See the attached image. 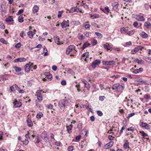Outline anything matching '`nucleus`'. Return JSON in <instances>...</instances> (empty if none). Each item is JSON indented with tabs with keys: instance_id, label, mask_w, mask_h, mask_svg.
Returning <instances> with one entry per match:
<instances>
[{
	"instance_id": "1",
	"label": "nucleus",
	"mask_w": 151,
	"mask_h": 151,
	"mask_svg": "<svg viewBox=\"0 0 151 151\" xmlns=\"http://www.w3.org/2000/svg\"><path fill=\"white\" fill-rule=\"evenodd\" d=\"M68 102L65 100H61L59 102V106L61 109H63L68 105Z\"/></svg>"
},
{
	"instance_id": "2",
	"label": "nucleus",
	"mask_w": 151,
	"mask_h": 151,
	"mask_svg": "<svg viewBox=\"0 0 151 151\" xmlns=\"http://www.w3.org/2000/svg\"><path fill=\"white\" fill-rule=\"evenodd\" d=\"M112 88L113 90L119 92L123 89V87L120 85L116 84L113 85Z\"/></svg>"
},
{
	"instance_id": "3",
	"label": "nucleus",
	"mask_w": 151,
	"mask_h": 151,
	"mask_svg": "<svg viewBox=\"0 0 151 151\" xmlns=\"http://www.w3.org/2000/svg\"><path fill=\"white\" fill-rule=\"evenodd\" d=\"M144 48V47L141 46H137L131 50V53L132 54H134L139 50H142Z\"/></svg>"
},
{
	"instance_id": "4",
	"label": "nucleus",
	"mask_w": 151,
	"mask_h": 151,
	"mask_svg": "<svg viewBox=\"0 0 151 151\" xmlns=\"http://www.w3.org/2000/svg\"><path fill=\"white\" fill-rule=\"evenodd\" d=\"M75 47L74 45H70L68 47L66 51V53L68 55L72 51L75 50Z\"/></svg>"
},
{
	"instance_id": "5",
	"label": "nucleus",
	"mask_w": 151,
	"mask_h": 151,
	"mask_svg": "<svg viewBox=\"0 0 151 151\" xmlns=\"http://www.w3.org/2000/svg\"><path fill=\"white\" fill-rule=\"evenodd\" d=\"M101 63V60H96L92 63L91 66L92 68H94L96 67V65H99Z\"/></svg>"
},
{
	"instance_id": "6",
	"label": "nucleus",
	"mask_w": 151,
	"mask_h": 151,
	"mask_svg": "<svg viewBox=\"0 0 151 151\" xmlns=\"http://www.w3.org/2000/svg\"><path fill=\"white\" fill-rule=\"evenodd\" d=\"M115 63L114 60L106 61H103V64L105 65H113Z\"/></svg>"
},
{
	"instance_id": "7",
	"label": "nucleus",
	"mask_w": 151,
	"mask_h": 151,
	"mask_svg": "<svg viewBox=\"0 0 151 151\" xmlns=\"http://www.w3.org/2000/svg\"><path fill=\"white\" fill-rule=\"evenodd\" d=\"M113 9L116 11L118 10V7L119 5V3L117 2H115L112 4Z\"/></svg>"
},
{
	"instance_id": "8",
	"label": "nucleus",
	"mask_w": 151,
	"mask_h": 151,
	"mask_svg": "<svg viewBox=\"0 0 151 151\" xmlns=\"http://www.w3.org/2000/svg\"><path fill=\"white\" fill-rule=\"evenodd\" d=\"M69 21L64 20L63 22L61 23V25L63 28H66L69 26Z\"/></svg>"
},
{
	"instance_id": "9",
	"label": "nucleus",
	"mask_w": 151,
	"mask_h": 151,
	"mask_svg": "<svg viewBox=\"0 0 151 151\" xmlns=\"http://www.w3.org/2000/svg\"><path fill=\"white\" fill-rule=\"evenodd\" d=\"M114 142L113 141H111L105 145L104 146V148L106 149H108L114 145Z\"/></svg>"
},
{
	"instance_id": "10",
	"label": "nucleus",
	"mask_w": 151,
	"mask_h": 151,
	"mask_svg": "<svg viewBox=\"0 0 151 151\" xmlns=\"http://www.w3.org/2000/svg\"><path fill=\"white\" fill-rule=\"evenodd\" d=\"M14 104L15 107H19L22 106V104L21 102L19 101H18L15 100L14 102Z\"/></svg>"
},
{
	"instance_id": "11",
	"label": "nucleus",
	"mask_w": 151,
	"mask_h": 151,
	"mask_svg": "<svg viewBox=\"0 0 151 151\" xmlns=\"http://www.w3.org/2000/svg\"><path fill=\"white\" fill-rule=\"evenodd\" d=\"M54 39L55 42L58 45H60L62 43V42L60 41V39L57 36L54 37Z\"/></svg>"
},
{
	"instance_id": "12",
	"label": "nucleus",
	"mask_w": 151,
	"mask_h": 151,
	"mask_svg": "<svg viewBox=\"0 0 151 151\" xmlns=\"http://www.w3.org/2000/svg\"><path fill=\"white\" fill-rule=\"evenodd\" d=\"M31 65L29 64H26L24 66V69L26 72L28 73L29 72L30 69Z\"/></svg>"
},
{
	"instance_id": "13",
	"label": "nucleus",
	"mask_w": 151,
	"mask_h": 151,
	"mask_svg": "<svg viewBox=\"0 0 151 151\" xmlns=\"http://www.w3.org/2000/svg\"><path fill=\"white\" fill-rule=\"evenodd\" d=\"M26 59L25 58H18L17 59H16L14 60V62H25L26 61Z\"/></svg>"
},
{
	"instance_id": "14",
	"label": "nucleus",
	"mask_w": 151,
	"mask_h": 151,
	"mask_svg": "<svg viewBox=\"0 0 151 151\" xmlns=\"http://www.w3.org/2000/svg\"><path fill=\"white\" fill-rule=\"evenodd\" d=\"M140 125L142 127H144L146 129H150L149 125L146 123L142 122Z\"/></svg>"
},
{
	"instance_id": "15",
	"label": "nucleus",
	"mask_w": 151,
	"mask_h": 151,
	"mask_svg": "<svg viewBox=\"0 0 151 151\" xmlns=\"http://www.w3.org/2000/svg\"><path fill=\"white\" fill-rule=\"evenodd\" d=\"M39 7L38 6L35 5L34 6L32 9V12L33 13H37L38 11Z\"/></svg>"
},
{
	"instance_id": "16",
	"label": "nucleus",
	"mask_w": 151,
	"mask_h": 151,
	"mask_svg": "<svg viewBox=\"0 0 151 151\" xmlns=\"http://www.w3.org/2000/svg\"><path fill=\"white\" fill-rule=\"evenodd\" d=\"M136 19L139 21H144L145 20V19L143 16L139 15H136Z\"/></svg>"
},
{
	"instance_id": "17",
	"label": "nucleus",
	"mask_w": 151,
	"mask_h": 151,
	"mask_svg": "<svg viewBox=\"0 0 151 151\" xmlns=\"http://www.w3.org/2000/svg\"><path fill=\"white\" fill-rule=\"evenodd\" d=\"M45 75L48 79L50 80L52 79V75L49 72H46L45 73Z\"/></svg>"
},
{
	"instance_id": "18",
	"label": "nucleus",
	"mask_w": 151,
	"mask_h": 151,
	"mask_svg": "<svg viewBox=\"0 0 151 151\" xmlns=\"http://www.w3.org/2000/svg\"><path fill=\"white\" fill-rule=\"evenodd\" d=\"M26 122L27 123V125L29 127H31L33 126V123L32 121L29 118H28L27 119Z\"/></svg>"
},
{
	"instance_id": "19",
	"label": "nucleus",
	"mask_w": 151,
	"mask_h": 151,
	"mask_svg": "<svg viewBox=\"0 0 151 151\" xmlns=\"http://www.w3.org/2000/svg\"><path fill=\"white\" fill-rule=\"evenodd\" d=\"M141 36L143 38H146L148 37V35L144 32H142L140 33Z\"/></svg>"
},
{
	"instance_id": "20",
	"label": "nucleus",
	"mask_w": 151,
	"mask_h": 151,
	"mask_svg": "<svg viewBox=\"0 0 151 151\" xmlns=\"http://www.w3.org/2000/svg\"><path fill=\"white\" fill-rule=\"evenodd\" d=\"M73 127V125L72 124H70L68 126H66L67 130L68 131V132L70 134L71 132V130Z\"/></svg>"
},
{
	"instance_id": "21",
	"label": "nucleus",
	"mask_w": 151,
	"mask_h": 151,
	"mask_svg": "<svg viewBox=\"0 0 151 151\" xmlns=\"http://www.w3.org/2000/svg\"><path fill=\"white\" fill-rule=\"evenodd\" d=\"M42 137L44 138L46 140V139H48V137L47 136V132H46L45 131L42 133Z\"/></svg>"
},
{
	"instance_id": "22",
	"label": "nucleus",
	"mask_w": 151,
	"mask_h": 151,
	"mask_svg": "<svg viewBox=\"0 0 151 151\" xmlns=\"http://www.w3.org/2000/svg\"><path fill=\"white\" fill-rule=\"evenodd\" d=\"M120 31L122 33H127L128 31V28L122 27L121 28Z\"/></svg>"
},
{
	"instance_id": "23",
	"label": "nucleus",
	"mask_w": 151,
	"mask_h": 151,
	"mask_svg": "<svg viewBox=\"0 0 151 151\" xmlns=\"http://www.w3.org/2000/svg\"><path fill=\"white\" fill-rule=\"evenodd\" d=\"M35 34V33H33L32 31H30L28 32L27 33V35L30 38H32L33 35Z\"/></svg>"
},
{
	"instance_id": "24",
	"label": "nucleus",
	"mask_w": 151,
	"mask_h": 151,
	"mask_svg": "<svg viewBox=\"0 0 151 151\" xmlns=\"http://www.w3.org/2000/svg\"><path fill=\"white\" fill-rule=\"evenodd\" d=\"M13 17L12 16H9L7 18L6 20V21L7 22H9L13 21Z\"/></svg>"
},
{
	"instance_id": "25",
	"label": "nucleus",
	"mask_w": 151,
	"mask_h": 151,
	"mask_svg": "<svg viewBox=\"0 0 151 151\" xmlns=\"http://www.w3.org/2000/svg\"><path fill=\"white\" fill-rule=\"evenodd\" d=\"M129 143L127 140H126L124 143L123 146L124 147L125 149H127L129 147Z\"/></svg>"
},
{
	"instance_id": "26",
	"label": "nucleus",
	"mask_w": 151,
	"mask_h": 151,
	"mask_svg": "<svg viewBox=\"0 0 151 151\" xmlns=\"http://www.w3.org/2000/svg\"><path fill=\"white\" fill-rule=\"evenodd\" d=\"M90 44L88 43V42H86L84 43L83 46L81 47L82 50H83L86 48L88 46H89Z\"/></svg>"
},
{
	"instance_id": "27",
	"label": "nucleus",
	"mask_w": 151,
	"mask_h": 151,
	"mask_svg": "<svg viewBox=\"0 0 151 151\" xmlns=\"http://www.w3.org/2000/svg\"><path fill=\"white\" fill-rule=\"evenodd\" d=\"M90 16L93 19L99 17V15L96 14H91Z\"/></svg>"
},
{
	"instance_id": "28",
	"label": "nucleus",
	"mask_w": 151,
	"mask_h": 151,
	"mask_svg": "<svg viewBox=\"0 0 151 151\" xmlns=\"http://www.w3.org/2000/svg\"><path fill=\"white\" fill-rule=\"evenodd\" d=\"M82 123L81 121H79L78 123L77 126V128H78L79 130L81 129L82 128Z\"/></svg>"
},
{
	"instance_id": "29",
	"label": "nucleus",
	"mask_w": 151,
	"mask_h": 151,
	"mask_svg": "<svg viewBox=\"0 0 151 151\" xmlns=\"http://www.w3.org/2000/svg\"><path fill=\"white\" fill-rule=\"evenodd\" d=\"M43 116V114L41 112H39L37 114L36 117L38 119H40Z\"/></svg>"
},
{
	"instance_id": "30",
	"label": "nucleus",
	"mask_w": 151,
	"mask_h": 151,
	"mask_svg": "<svg viewBox=\"0 0 151 151\" xmlns=\"http://www.w3.org/2000/svg\"><path fill=\"white\" fill-rule=\"evenodd\" d=\"M104 48L105 49H107V50H109L110 49V47L109 44L106 43L105 44H104L103 45Z\"/></svg>"
},
{
	"instance_id": "31",
	"label": "nucleus",
	"mask_w": 151,
	"mask_h": 151,
	"mask_svg": "<svg viewBox=\"0 0 151 151\" xmlns=\"http://www.w3.org/2000/svg\"><path fill=\"white\" fill-rule=\"evenodd\" d=\"M18 21L19 22L21 23L22 22H23V17L22 15H21L19 16Z\"/></svg>"
},
{
	"instance_id": "32",
	"label": "nucleus",
	"mask_w": 151,
	"mask_h": 151,
	"mask_svg": "<svg viewBox=\"0 0 151 151\" xmlns=\"http://www.w3.org/2000/svg\"><path fill=\"white\" fill-rule=\"evenodd\" d=\"M96 35L99 38L101 39L103 37V35L102 34L98 32H95Z\"/></svg>"
},
{
	"instance_id": "33",
	"label": "nucleus",
	"mask_w": 151,
	"mask_h": 151,
	"mask_svg": "<svg viewBox=\"0 0 151 151\" xmlns=\"http://www.w3.org/2000/svg\"><path fill=\"white\" fill-rule=\"evenodd\" d=\"M135 61L138 63L139 64H141L143 63L144 62L142 60H139L138 59L136 58L135 59Z\"/></svg>"
},
{
	"instance_id": "34",
	"label": "nucleus",
	"mask_w": 151,
	"mask_h": 151,
	"mask_svg": "<svg viewBox=\"0 0 151 151\" xmlns=\"http://www.w3.org/2000/svg\"><path fill=\"white\" fill-rule=\"evenodd\" d=\"M89 53L88 52L84 53L82 55V57H85V60L88 57Z\"/></svg>"
},
{
	"instance_id": "35",
	"label": "nucleus",
	"mask_w": 151,
	"mask_h": 151,
	"mask_svg": "<svg viewBox=\"0 0 151 151\" xmlns=\"http://www.w3.org/2000/svg\"><path fill=\"white\" fill-rule=\"evenodd\" d=\"M0 41L1 42L4 44L6 45L7 44L6 41L4 38H1L0 39Z\"/></svg>"
},
{
	"instance_id": "36",
	"label": "nucleus",
	"mask_w": 151,
	"mask_h": 151,
	"mask_svg": "<svg viewBox=\"0 0 151 151\" xmlns=\"http://www.w3.org/2000/svg\"><path fill=\"white\" fill-rule=\"evenodd\" d=\"M0 28L3 29L5 28V25L2 22H0Z\"/></svg>"
},
{
	"instance_id": "37",
	"label": "nucleus",
	"mask_w": 151,
	"mask_h": 151,
	"mask_svg": "<svg viewBox=\"0 0 151 151\" xmlns=\"http://www.w3.org/2000/svg\"><path fill=\"white\" fill-rule=\"evenodd\" d=\"M14 68L16 72H19L21 70V68L17 66L15 67Z\"/></svg>"
},
{
	"instance_id": "38",
	"label": "nucleus",
	"mask_w": 151,
	"mask_h": 151,
	"mask_svg": "<svg viewBox=\"0 0 151 151\" xmlns=\"http://www.w3.org/2000/svg\"><path fill=\"white\" fill-rule=\"evenodd\" d=\"M64 12L63 11H59L58 12V18H60L61 17L62 14Z\"/></svg>"
},
{
	"instance_id": "39",
	"label": "nucleus",
	"mask_w": 151,
	"mask_h": 151,
	"mask_svg": "<svg viewBox=\"0 0 151 151\" xmlns=\"http://www.w3.org/2000/svg\"><path fill=\"white\" fill-rule=\"evenodd\" d=\"M84 85L85 87L87 89L89 90L90 88V84L88 82H87L86 84H85Z\"/></svg>"
},
{
	"instance_id": "40",
	"label": "nucleus",
	"mask_w": 151,
	"mask_h": 151,
	"mask_svg": "<svg viewBox=\"0 0 151 151\" xmlns=\"http://www.w3.org/2000/svg\"><path fill=\"white\" fill-rule=\"evenodd\" d=\"M36 96H37V99L39 101H42V96L41 95H36Z\"/></svg>"
},
{
	"instance_id": "41",
	"label": "nucleus",
	"mask_w": 151,
	"mask_h": 151,
	"mask_svg": "<svg viewBox=\"0 0 151 151\" xmlns=\"http://www.w3.org/2000/svg\"><path fill=\"white\" fill-rule=\"evenodd\" d=\"M134 33V30H131L130 31H127V34L129 35H133Z\"/></svg>"
},
{
	"instance_id": "42",
	"label": "nucleus",
	"mask_w": 151,
	"mask_h": 151,
	"mask_svg": "<svg viewBox=\"0 0 151 151\" xmlns=\"http://www.w3.org/2000/svg\"><path fill=\"white\" fill-rule=\"evenodd\" d=\"M150 23L149 22H146L145 23V25L147 28H149V27L150 26Z\"/></svg>"
},
{
	"instance_id": "43",
	"label": "nucleus",
	"mask_w": 151,
	"mask_h": 151,
	"mask_svg": "<svg viewBox=\"0 0 151 151\" xmlns=\"http://www.w3.org/2000/svg\"><path fill=\"white\" fill-rule=\"evenodd\" d=\"M135 114V113H132L130 114H128V116L127 117V118L128 119H129L130 117L132 116H134Z\"/></svg>"
},
{
	"instance_id": "44",
	"label": "nucleus",
	"mask_w": 151,
	"mask_h": 151,
	"mask_svg": "<svg viewBox=\"0 0 151 151\" xmlns=\"http://www.w3.org/2000/svg\"><path fill=\"white\" fill-rule=\"evenodd\" d=\"M42 91V90H38L36 92V95H41V92Z\"/></svg>"
},
{
	"instance_id": "45",
	"label": "nucleus",
	"mask_w": 151,
	"mask_h": 151,
	"mask_svg": "<svg viewBox=\"0 0 151 151\" xmlns=\"http://www.w3.org/2000/svg\"><path fill=\"white\" fill-rule=\"evenodd\" d=\"M140 133L142 136L143 137H145L147 136V135L143 131L140 132Z\"/></svg>"
},
{
	"instance_id": "46",
	"label": "nucleus",
	"mask_w": 151,
	"mask_h": 151,
	"mask_svg": "<svg viewBox=\"0 0 151 151\" xmlns=\"http://www.w3.org/2000/svg\"><path fill=\"white\" fill-rule=\"evenodd\" d=\"M23 145H27L29 142V141L25 139V140L22 141Z\"/></svg>"
},
{
	"instance_id": "47",
	"label": "nucleus",
	"mask_w": 151,
	"mask_h": 151,
	"mask_svg": "<svg viewBox=\"0 0 151 151\" xmlns=\"http://www.w3.org/2000/svg\"><path fill=\"white\" fill-rule=\"evenodd\" d=\"M75 12H81L82 13L81 9L78 8L77 7H75Z\"/></svg>"
},
{
	"instance_id": "48",
	"label": "nucleus",
	"mask_w": 151,
	"mask_h": 151,
	"mask_svg": "<svg viewBox=\"0 0 151 151\" xmlns=\"http://www.w3.org/2000/svg\"><path fill=\"white\" fill-rule=\"evenodd\" d=\"M68 11H69V12L71 13H73L74 12H75V7L74 8H72L70 10H68V9L67 10Z\"/></svg>"
},
{
	"instance_id": "49",
	"label": "nucleus",
	"mask_w": 151,
	"mask_h": 151,
	"mask_svg": "<svg viewBox=\"0 0 151 151\" xmlns=\"http://www.w3.org/2000/svg\"><path fill=\"white\" fill-rule=\"evenodd\" d=\"M73 146H70L68 148V151H72L73 150Z\"/></svg>"
},
{
	"instance_id": "50",
	"label": "nucleus",
	"mask_w": 151,
	"mask_h": 151,
	"mask_svg": "<svg viewBox=\"0 0 151 151\" xmlns=\"http://www.w3.org/2000/svg\"><path fill=\"white\" fill-rule=\"evenodd\" d=\"M78 39L80 40H81L84 38V36L82 34H81L79 36H78Z\"/></svg>"
},
{
	"instance_id": "51",
	"label": "nucleus",
	"mask_w": 151,
	"mask_h": 151,
	"mask_svg": "<svg viewBox=\"0 0 151 151\" xmlns=\"http://www.w3.org/2000/svg\"><path fill=\"white\" fill-rule=\"evenodd\" d=\"M67 72L68 73H70L72 75L74 73V71L71 69L68 70Z\"/></svg>"
},
{
	"instance_id": "52",
	"label": "nucleus",
	"mask_w": 151,
	"mask_h": 151,
	"mask_svg": "<svg viewBox=\"0 0 151 151\" xmlns=\"http://www.w3.org/2000/svg\"><path fill=\"white\" fill-rule=\"evenodd\" d=\"M97 114L100 116H102L103 115V113L100 111H97Z\"/></svg>"
},
{
	"instance_id": "53",
	"label": "nucleus",
	"mask_w": 151,
	"mask_h": 151,
	"mask_svg": "<svg viewBox=\"0 0 151 151\" xmlns=\"http://www.w3.org/2000/svg\"><path fill=\"white\" fill-rule=\"evenodd\" d=\"M91 25L93 26H94V27H96L98 28L99 27V25H98L97 24L95 23H94V22L91 23Z\"/></svg>"
},
{
	"instance_id": "54",
	"label": "nucleus",
	"mask_w": 151,
	"mask_h": 151,
	"mask_svg": "<svg viewBox=\"0 0 151 151\" xmlns=\"http://www.w3.org/2000/svg\"><path fill=\"white\" fill-rule=\"evenodd\" d=\"M21 46V44L20 43H17L15 45V47L17 48H19Z\"/></svg>"
},
{
	"instance_id": "55",
	"label": "nucleus",
	"mask_w": 151,
	"mask_h": 151,
	"mask_svg": "<svg viewBox=\"0 0 151 151\" xmlns=\"http://www.w3.org/2000/svg\"><path fill=\"white\" fill-rule=\"evenodd\" d=\"M105 97L104 96H100L99 97V100L101 101H103L104 100V99L105 98Z\"/></svg>"
},
{
	"instance_id": "56",
	"label": "nucleus",
	"mask_w": 151,
	"mask_h": 151,
	"mask_svg": "<svg viewBox=\"0 0 151 151\" xmlns=\"http://www.w3.org/2000/svg\"><path fill=\"white\" fill-rule=\"evenodd\" d=\"M61 144L60 142H55V145L57 146H60Z\"/></svg>"
},
{
	"instance_id": "57",
	"label": "nucleus",
	"mask_w": 151,
	"mask_h": 151,
	"mask_svg": "<svg viewBox=\"0 0 151 151\" xmlns=\"http://www.w3.org/2000/svg\"><path fill=\"white\" fill-rule=\"evenodd\" d=\"M144 6L145 8L146 9L148 10L149 8V6L147 4H145L144 5Z\"/></svg>"
},
{
	"instance_id": "58",
	"label": "nucleus",
	"mask_w": 151,
	"mask_h": 151,
	"mask_svg": "<svg viewBox=\"0 0 151 151\" xmlns=\"http://www.w3.org/2000/svg\"><path fill=\"white\" fill-rule=\"evenodd\" d=\"M97 44V41L96 40H94L92 42V44L93 45H95Z\"/></svg>"
},
{
	"instance_id": "59",
	"label": "nucleus",
	"mask_w": 151,
	"mask_h": 151,
	"mask_svg": "<svg viewBox=\"0 0 151 151\" xmlns=\"http://www.w3.org/2000/svg\"><path fill=\"white\" fill-rule=\"evenodd\" d=\"M108 138L109 140H112L114 139V137H113L111 135H109L108 136Z\"/></svg>"
},
{
	"instance_id": "60",
	"label": "nucleus",
	"mask_w": 151,
	"mask_h": 151,
	"mask_svg": "<svg viewBox=\"0 0 151 151\" xmlns=\"http://www.w3.org/2000/svg\"><path fill=\"white\" fill-rule=\"evenodd\" d=\"M120 76L118 75H114L112 76L111 77L112 78H118L119 77H120Z\"/></svg>"
},
{
	"instance_id": "61",
	"label": "nucleus",
	"mask_w": 151,
	"mask_h": 151,
	"mask_svg": "<svg viewBox=\"0 0 151 151\" xmlns=\"http://www.w3.org/2000/svg\"><path fill=\"white\" fill-rule=\"evenodd\" d=\"M84 27L86 29H88L90 27V25L89 24H85Z\"/></svg>"
},
{
	"instance_id": "62",
	"label": "nucleus",
	"mask_w": 151,
	"mask_h": 151,
	"mask_svg": "<svg viewBox=\"0 0 151 151\" xmlns=\"http://www.w3.org/2000/svg\"><path fill=\"white\" fill-rule=\"evenodd\" d=\"M57 68V67L55 65H53L52 67V70L55 71L56 70Z\"/></svg>"
},
{
	"instance_id": "63",
	"label": "nucleus",
	"mask_w": 151,
	"mask_h": 151,
	"mask_svg": "<svg viewBox=\"0 0 151 151\" xmlns=\"http://www.w3.org/2000/svg\"><path fill=\"white\" fill-rule=\"evenodd\" d=\"M144 98L147 99H148L150 98V96L147 94H145L144 96Z\"/></svg>"
},
{
	"instance_id": "64",
	"label": "nucleus",
	"mask_w": 151,
	"mask_h": 151,
	"mask_svg": "<svg viewBox=\"0 0 151 151\" xmlns=\"http://www.w3.org/2000/svg\"><path fill=\"white\" fill-rule=\"evenodd\" d=\"M61 84L63 85H65L66 83V82L65 80H62L61 83Z\"/></svg>"
}]
</instances>
